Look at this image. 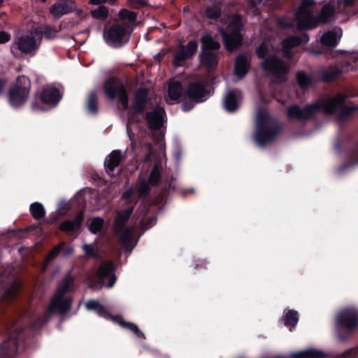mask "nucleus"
Listing matches in <instances>:
<instances>
[{
    "label": "nucleus",
    "instance_id": "cd10ccee",
    "mask_svg": "<svg viewBox=\"0 0 358 358\" xmlns=\"http://www.w3.org/2000/svg\"><path fill=\"white\" fill-rule=\"evenodd\" d=\"M335 5L333 3H328L323 6L317 17L320 23L327 24L331 21L335 14Z\"/></svg>",
    "mask_w": 358,
    "mask_h": 358
},
{
    "label": "nucleus",
    "instance_id": "4468645a",
    "mask_svg": "<svg viewBox=\"0 0 358 358\" xmlns=\"http://www.w3.org/2000/svg\"><path fill=\"white\" fill-rule=\"evenodd\" d=\"M296 19V29L300 31L315 29L320 24L317 16L313 15L308 10L298 9Z\"/></svg>",
    "mask_w": 358,
    "mask_h": 358
},
{
    "label": "nucleus",
    "instance_id": "c03bdc74",
    "mask_svg": "<svg viewBox=\"0 0 358 358\" xmlns=\"http://www.w3.org/2000/svg\"><path fill=\"white\" fill-rule=\"evenodd\" d=\"M13 349L9 346V342L3 341L0 343V358H12Z\"/></svg>",
    "mask_w": 358,
    "mask_h": 358
},
{
    "label": "nucleus",
    "instance_id": "f257e3e1",
    "mask_svg": "<svg viewBox=\"0 0 358 358\" xmlns=\"http://www.w3.org/2000/svg\"><path fill=\"white\" fill-rule=\"evenodd\" d=\"M347 99L346 94L338 93L335 96L307 104L303 108L297 104H294L287 108V115L290 120L296 119L299 121H306L310 120L320 110H322L327 115H332L340 108L338 117L343 120L358 110V106H357L345 104Z\"/></svg>",
    "mask_w": 358,
    "mask_h": 358
},
{
    "label": "nucleus",
    "instance_id": "72a5a7b5",
    "mask_svg": "<svg viewBox=\"0 0 358 358\" xmlns=\"http://www.w3.org/2000/svg\"><path fill=\"white\" fill-rule=\"evenodd\" d=\"M58 30L55 26L45 25L42 27L37 28L35 33L38 35L44 36L46 39H54L56 38Z\"/></svg>",
    "mask_w": 358,
    "mask_h": 358
},
{
    "label": "nucleus",
    "instance_id": "b1692460",
    "mask_svg": "<svg viewBox=\"0 0 358 358\" xmlns=\"http://www.w3.org/2000/svg\"><path fill=\"white\" fill-rule=\"evenodd\" d=\"M250 68V62L247 56L241 54L236 57L234 62V74L240 78H244Z\"/></svg>",
    "mask_w": 358,
    "mask_h": 358
},
{
    "label": "nucleus",
    "instance_id": "79ce46f5",
    "mask_svg": "<svg viewBox=\"0 0 358 358\" xmlns=\"http://www.w3.org/2000/svg\"><path fill=\"white\" fill-rule=\"evenodd\" d=\"M108 15V9L104 6H99L96 9L91 10V15L97 20H104Z\"/></svg>",
    "mask_w": 358,
    "mask_h": 358
},
{
    "label": "nucleus",
    "instance_id": "e433bc0d",
    "mask_svg": "<svg viewBox=\"0 0 358 358\" xmlns=\"http://www.w3.org/2000/svg\"><path fill=\"white\" fill-rule=\"evenodd\" d=\"M221 7L219 5H213L206 8L203 16L209 20H217L221 17Z\"/></svg>",
    "mask_w": 358,
    "mask_h": 358
},
{
    "label": "nucleus",
    "instance_id": "de8ad7c7",
    "mask_svg": "<svg viewBox=\"0 0 358 358\" xmlns=\"http://www.w3.org/2000/svg\"><path fill=\"white\" fill-rule=\"evenodd\" d=\"M117 99L121 104L122 110L124 111L131 109V106H129V95L127 90L124 91L122 93H121V94H120L118 97H117Z\"/></svg>",
    "mask_w": 358,
    "mask_h": 358
},
{
    "label": "nucleus",
    "instance_id": "7c9ffc66",
    "mask_svg": "<svg viewBox=\"0 0 358 358\" xmlns=\"http://www.w3.org/2000/svg\"><path fill=\"white\" fill-rule=\"evenodd\" d=\"M320 41L323 45L334 48L338 43V36L335 31H328L322 35Z\"/></svg>",
    "mask_w": 358,
    "mask_h": 358
},
{
    "label": "nucleus",
    "instance_id": "09e8293b",
    "mask_svg": "<svg viewBox=\"0 0 358 358\" xmlns=\"http://www.w3.org/2000/svg\"><path fill=\"white\" fill-rule=\"evenodd\" d=\"M342 358H358V345L347 350L341 354Z\"/></svg>",
    "mask_w": 358,
    "mask_h": 358
},
{
    "label": "nucleus",
    "instance_id": "a18cd8bd",
    "mask_svg": "<svg viewBox=\"0 0 358 358\" xmlns=\"http://www.w3.org/2000/svg\"><path fill=\"white\" fill-rule=\"evenodd\" d=\"M118 16L120 20H127L129 22H134L136 20V13L134 11H130L127 9H121L119 11Z\"/></svg>",
    "mask_w": 358,
    "mask_h": 358
},
{
    "label": "nucleus",
    "instance_id": "f704fd0d",
    "mask_svg": "<svg viewBox=\"0 0 358 358\" xmlns=\"http://www.w3.org/2000/svg\"><path fill=\"white\" fill-rule=\"evenodd\" d=\"M87 111L91 114H96L98 112V97L95 91H92L88 94L87 104Z\"/></svg>",
    "mask_w": 358,
    "mask_h": 358
},
{
    "label": "nucleus",
    "instance_id": "c85d7f7f",
    "mask_svg": "<svg viewBox=\"0 0 358 358\" xmlns=\"http://www.w3.org/2000/svg\"><path fill=\"white\" fill-rule=\"evenodd\" d=\"M327 354L317 349H307L292 355V358H327Z\"/></svg>",
    "mask_w": 358,
    "mask_h": 358
},
{
    "label": "nucleus",
    "instance_id": "f8f14e48",
    "mask_svg": "<svg viewBox=\"0 0 358 358\" xmlns=\"http://www.w3.org/2000/svg\"><path fill=\"white\" fill-rule=\"evenodd\" d=\"M280 131L278 122H272L271 125L260 126L256 128L255 139L258 145L265 146L273 141Z\"/></svg>",
    "mask_w": 358,
    "mask_h": 358
},
{
    "label": "nucleus",
    "instance_id": "69168bd1",
    "mask_svg": "<svg viewBox=\"0 0 358 358\" xmlns=\"http://www.w3.org/2000/svg\"><path fill=\"white\" fill-rule=\"evenodd\" d=\"M299 38H301L302 43H308L310 39L308 34L306 33L302 34L301 36H299Z\"/></svg>",
    "mask_w": 358,
    "mask_h": 358
},
{
    "label": "nucleus",
    "instance_id": "a878e982",
    "mask_svg": "<svg viewBox=\"0 0 358 358\" xmlns=\"http://www.w3.org/2000/svg\"><path fill=\"white\" fill-rule=\"evenodd\" d=\"M201 52H210L218 50L221 45L220 43L209 34L203 35L200 38Z\"/></svg>",
    "mask_w": 358,
    "mask_h": 358
},
{
    "label": "nucleus",
    "instance_id": "ea45409f",
    "mask_svg": "<svg viewBox=\"0 0 358 358\" xmlns=\"http://www.w3.org/2000/svg\"><path fill=\"white\" fill-rule=\"evenodd\" d=\"M301 44H302V40L299 36H290L282 41V47L285 51L291 50Z\"/></svg>",
    "mask_w": 358,
    "mask_h": 358
},
{
    "label": "nucleus",
    "instance_id": "7ed1b4c3",
    "mask_svg": "<svg viewBox=\"0 0 358 358\" xmlns=\"http://www.w3.org/2000/svg\"><path fill=\"white\" fill-rule=\"evenodd\" d=\"M31 90L30 79L24 75L18 76L8 90V103L14 108H20L27 101Z\"/></svg>",
    "mask_w": 358,
    "mask_h": 358
},
{
    "label": "nucleus",
    "instance_id": "2eb2a0df",
    "mask_svg": "<svg viewBox=\"0 0 358 358\" xmlns=\"http://www.w3.org/2000/svg\"><path fill=\"white\" fill-rule=\"evenodd\" d=\"M126 33L127 30L124 26L115 24L110 27L107 31H104L103 37L108 43L122 46Z\"/></svg>",
    "mask_w": 358,
    "mask_h": 358
},
{
    "label": "nucleus",
    "instance_id": "ddd939ff",
    "mask_svg": "<svg viewBox=\"0 0 358 358\" xmlns=\"http://www.w3.org/2000/svg\"><path fill=\"white\" fill-rule=\"evenodd\" d=\"M102 90L105 96L109 100L113 101L117 99V97L127 88L120 78L117 76H110L104 80Z\"/></svg>",
    "mask_w": 358,
    "mask_h": 358
},
{
    "label": "nucleus",
    "instance_id": "9d476101",
    "mask_svg": "<svg viewBox=\"0 0 358 358\" xmlns=\"http://www.w3.org/2000/svg\"><path fill=\"white\" fill-rule=\"evenodd\" d=\"M96 313L98 315L117 324L122 329L132 331L138 338H145L144 334L139 329L136 324L125 321L121 315H112L102 304L100 303L99 308L96 310Z\"/></svg>",
    "mask_w": 358,
    "mask_h": 358
},
{
    "label": "nucleus",
    "instance_id": "412c9836",
    "mask_svg": "<svg viewBox=\"0 0 358 358\" xmlns=\"http://www.w3.org/2000/svg\"><path fill=\"white\" fill-rule=\"evenodd\" d=\"M84 221V211H79L73 220H66L59 224V229L66 234L78 233Z\"/></svg>",
    "mask_w": 358,
    "mask_h": 358
},
{
    "label": "nucleus",
    "instance_id": "13d9d810",
    "mask_svg": "<svg viewBox=\"0 0 358 358\" xmlns=\"http://www.w3.org/2000/svg\"><path fill=\"white\" fill-rule=\"evenodd\" d=\"M315 2L313 0H302L301 6L299 9L307 10L312 6H313Z\"/></svg>",
    "mask_w": 358,
    "mask_h": 358
},
{
    "label": "nucleus",
    "instance_id": "3c124183",
    "mask_svg": "<svg viewBox=\"0 0 358 358\" xmlns=\"http://www.w3.org/2000/svg\"><path fill=\"white\" fill-rule=\"evenodd\" d=\"M182 103L181 106V108L185 112H187V111H189L190 110H192L196 103H194V101H191L190 99H188L187 98H184L183 96L182 98Z\"/></svg>",
    "mask_w": 358,
    "mask_h": 358
},
{
    "label": "nucleus",
    "instance_id": "5701e85b",
    "mask_svg": "<svg viewBox=\"0 0 358 358\" xmlns=\"http://www.w3.org/2000/svg\"><path fill=\"white\" fill-rule=\"evenodd\" d=\"M75 10V5L71 0H61L50 6V13L56 20L59 19L63 15L71 13Z\"/></svg>",
    "mask_w": 358,
    "mask_h": 358
},
{
    "label": "nucleus",
    "instance_id": "2f4dec72",
    "mask_svg": "<svg viewBox=\"0 0 358 358\" xmlns=\"http://www.w3.org/2000/svg\"><path fill=\"white\" fill-rule=\"evenodd\" d=\"M296 78L297 84L303 90L308 89L313 84V77L304 71L297 72Z\"/></svg>",
    "mask_w": 358,
    "mask_h": 358
},
{
    "label": "nucleus",
    "instance_id": "20e7f679",
    "mask_svg": "<svg viewBox=\"0 0 358 358\" xmlns=\"http://www.w3.org/2000/svg\"><path fill=\"white\" fill-rule=\"evenodd\" d=\"M358 327V312L353 310H345L336 317V334L341 341H346Z\"/></svg>",
    "mask_w": 358,
    "mask_h": 358
},
{
    "label": "nucleus",
    "instance_id": "6e6d98bb",
    "mask_svg": "<svg viewBox=\"0 0 358 358\" xmlns=\"http://www.w3.org/2000/svg\"><path fill=\"white\" fill-rule=\"evenodd\" d=\"M11 38L10 34L5 31H0V44L8 42Z\"/></svg>",
    "mask_w": 358,
    "mask_h": 358
},
{
    "label": "nucleus",
    "instance_id": "603ef678",
    "mask_svg": "<svg viewBox=\"0 0 358 358\" xmlns=\"http://www.w3.org/2000/svg\"><path fill=\"white\" fill-rule=\"evenodd\" d=\"M83 251L87 257H96V252L94 248L90 244H84L83 246Z\"/></svg>",
    "mask_w": 358,
    "mask_h": 358
},
{
    "label": "nucleus",
    "instance_id": "8fccbe9b",
    "mask_svg": "<svg viewBox=\"0 0 358 358\" xmlns=\"http://www.w3.org/2000/svg\"><path fill=\"white\" fill-rule=\"evenodd\" d=\"M268 52V48L264 43H261L256 50L257 57L260 59H264V60L266 58V56L267 55Z\"/></svg>",
    "mask_w": 358,
    "mask_h": 358
},
{
    "label": "nucleus",
    "instance_id": "c9c22d12",
    "mask_svg": "<svg viewBox=\"0 0 358 358\" xmlns=\"http://www.w3.org/2000/svg\"><path fill=\"white\" fill-rule=\"evenodd\" d=\"M162 179V167L159 164H155L152 167L148 179L147 180L150 184L152 186H157L159 183Z\"/></svg>",
    "mask_w": 358,
    "mask_h": 358
},
{
    "label": "nucleus",
    "instance_id": "9b49d317",
    "mask_svg": "<svg viewBox=\"0 0 358 358\" xmlns=\"http://www.w3.org/2000/svg\"><path fill=\"white\" fill-rule=\"evenodd\" d=\"M62 98V94L55 87H46L36 94V100L32 102L31 108L36 110L39 108L38 101L42 103L56 106Z\"/></svg>",
    "mask_w": 358,
    "mask_h": 358
},
{
    "label": "nucleus",
    "instance_id": "0eeeda50",
    "mask_svg": "<svg viewBox=\"0 0 358 358\" xmlns=\"http://www.w3.org/2000/svg\"><path fill=\"white\" fill-rule=\"evenodd\" d=\"M134 211L133 207H129L124 210L117 212L116 217L115 219V224L117 229L121 231L120 235V241L125 248H131L132 241L133 231L130 227H126V224L129 221L131 215Z\"/></svg>",
    "mask_w": 358,
    "mask_h": 358
},
{
    "label": "nucleus",
    "instance_id": "052dcab7",
    "mask_svg": "<svg viewBox=\"0 0 358 358\" xmlns=\"http://www.w3.org/2000/svg\"><path fill=\"white\" fill-rule=\"evenodd\" d=\"M263 0H248V3L250 8H255L258 4H260Z\"/></svg>",
    "mask_w": 358,
    "mask_h": 358
},
{
    "label": "nucleus",
    "instance_id": "1a4fd4ad",
    "mask_svg": "<svg viewBox=\"0 0 358 358\" xmlns=\"http://www.w3.org/2000/svg\"><path fill=\"white\" fill-rule=\"evenodd\" d=\"M198 42L195 39L189 40L187 45L180 43L173 52L172 64L175 68L182 66L187 60L191 59L198 50Z\"/></svg>",
    "mask_w": 358,
    "mask_h": 358
},
{
    "label": "nucleus",
    "instance_id": "774afa93",
    "mask_svg": "<svg viewBox=\"0 0 358 358\" xmlns=\"http://www.w3.org/2000/svg\"><path fill=\"white\" fill-rule=\"evenodd\" d=\"M169 190H173V191L174 190V187H173V185H172V183H170V184L169 185Z\"/></svg>",
    "mask_w": 358,
    "mask_h": 358
},
{
    "label": "nucleus",
    "instance_id": "aec40b11",
    "mask_svg": "<svg viewBox=\"0 0 358 358\" xmlns=\"http://www.w3.org/2000/svg\"><path fill=\"white\" fill-rule=\"evenodd\" d=\"M125 159V155L120 150H114L108 155L104 160L106 172L112 176L115 168L118 167Z\"/></svg>",
    "mask_w": 358,
    "mask_h": 358
},
{
    "label": "nucleus",
    "instance_id": "4c0bfd02",
    "mask_svg": "<svg viewBox=\"0 0 358 358\" xmlns=\"http://www.w3.org/2000/svg\"><path fill=\"white\" fill-rule=\"evenodd\" d=\"M29 211L31 216L36 220H38L43 218L45 215V210L42 203L39 202H34L30 205Z\"/></svg>",
    "mask_w": 358,
    "mask_h": 358
},
{
    "label": "nucleus",
    "instance_id": "dca6fc26",
    "mask_svg": "<svg viewBox=\"0 0 358 358\" xmlns=\"http://www.w3.org/2000/svg\"><path fill=\"white\" fill-rule=\"evenodd\" d=\"M14 44L22 53L30 55H35L40 46L36 38L29 35L18 37Z\"/></svg>",
    "mask_w": 358,
    "mask_h": 358
},
{
    "label": "nucleus",
    "instance_id": "0e129e2a",
    "mask_svg": "<svg viewBox=\"0 0 358 358\" xmlns=\"http://www.w3.org/2000/svg\"><path fill=\"white\" fill-rule=\"evenodd\" d=\"M278 23L280 26H281L283 28H289L291 27V24L289 22H285L282 20H279L278 21Z\"/></svg>",
    "mask_w": 358,
    "mask_h": 358
},
{
    "label": "nucleus",
    "instance_id": "f3484780",
    "mask_svg": "<svg viewBox=\"0 0 358 358\" xmlns=\"http://www.w3.org/2000/svg\"><path fill=\"white\" fill-rule=\"evenodd\" d=\"M149 91L145 87L138 88L134 93L131 110L135 114H143L148 104Z\"/></svg>",
    "mask_w": 358,
    "mask_h": 358
},
{
    "label": "nucleus",
    "instance_id": "338daca9",
    "mask_svg": "<svg viewBox=\"0 0 358 358\" xmlns=\"http://www.w3.org/2000/svg\"><path fill=\"white\" fill-rule=\"evenodd\" d=\"M132 194H133V192L131 190L126 191L123 194V197L127 199H130L131 197Z\"/></svg>",
    "mask_w": 358,
    "mask_h": 358
},
{
    "label": "nucleus",
    "instance_id": "a19ab883",
    "mask_svg": "<svg viewBox=\"0 0 358 358\" xmlns=\"http://www.w3.org/2000/svg\"><path fill=\"white\" fill-rule=\"evenodd\" d=\"M151 187L152 186L150 184V182L148 180L142 179L139 182L137 189L139 198H145L150 194Z\"/></svg>",
    "mask_w": 358,
    "mask_h": 358
},
{
    "label": "nucleus",
    "instance_id": "e2e57ef3",
    "mask_svg": "<svg viewBox=\"0 0 358 358\" xmlns=\"http://www.w3.org/2000/svg\"><path fill=\"white\" fill-rule=\"evenodd\" d=\"M7 80L5 78H0V95L3 94Z\"/></svg>",
    "mask_w": 358,
    "mask_h": 358
},
{
    "label": "nucleus",
    "instance_id": "4be33fe9",
    "mask_svg": "<svg viewBox=\"0 0 358 358\" xmlns=\"http://www.w3.org/2000/svg\"><path fill=\"white\" fill-rule=\"evenodd\" d=\"M242 97L241 90L238 89L231 90L223 97V108L229 113L235 112L239 107Z\"/></svg>",
    "mask_w": 358,
    "mask_h": 358
},
{
    "label": "nucleus",
    "instance_id": "5fc2aeb1",
    "mask_svg": "<svg viewBox=\"0 0 358 358\" xmlns=\"http://www.w3.org/2000/svg\"><path fill=\"white\" fill-rule=\"evenodd\" d=\"M100 303L95 300H90L86 302L85 307L87 310H95L99 308Z\"/></svg>",
    "mask_w": 358,
    "mask_h": 358
},
{
    "label": "nucleus",
    "instance_id": "473e14b6",
    "mask_svg": "<svg viewBox=\"0 0 358 358\" xmlns=\"http://www.w3.org/2000/svg\"><path fill=\"white\" fill-rule=\"evenodd\" d=\"M182 85L180 82L176 81L169 85L168 95L172 101H178L182 98Z\"/></svg>",
    "mask_w": 358,
    "mask_h": 358
},
{
    "label": "nucleus",
    "instance_id": "4d7b16f0",
    "mask_svg": "<svg viewBox=\"0 0 358 358\" xmlns=\"http://www.w3.org/2000/svg\"><path fill=\"white\" fill-rule=\"evenodd\" d=\"M136 8H141L147 6L146 0H130Z\"/></svg>",
    "mask_w": 358,
    "mask_h": 358
},
{
    "label": "nucleus",
    "instance_id": "a211bd4d",
    "mask_svg": "<svg viewBox=\"0 0 358 358\" xmlns=\"http://www.w3.org/2000/svg\"><path fill=\"white\" fill-rule=\"evenodd\" d=\"M165 115V110L160 106H157L152 110L147 112L145 120L148 127L152 131L160 129L163 126Z\"/></svg>",
    "mask_w": 358,
    "mask_h": 358
},
{
    "label": "nucleus",
    "instance_id": "39448f33",
    "mask_svg": "<svg viewBox=\"0 0 358 358\" xmlns=\"http://www.w3.org/2000/svg\"><path fill=\"white\" fill-rule=\"evenodd\" d=\"M214 78H206L190 83L183 93L184 98H187L194 103L203 102L210 92L208 90L213 83Z\"/></svg>",
    "mask_w": 358,
    "mask_h": 358
},
{
    "label": "nucleus",
    "instance_id": "49530a36",
    "mask_svg": "<svg viewBox=\"0 0 358 358\" xmlns=\"http://www.w3.org/2000/svg\"><path fill=\"white\" fill-rule=\"evenodd\" d=\"M64 243L55 246L45 257V261L47 264L54 260L61 252Z\"/></svg>",
    "mask_w": 358,
    "mask_h": 358
},
{
    "label": "nucleus",
    "instance_id": "bb28decb",
    "mask_svg": "<svg viewBox=\"0 0 358 358\" xmlns=\"http://www.w3.org/2000/svg\"><path fill=\"white\" fill-rule=\"evenodd\" d=\"M282 320L285 326L292 331L295 329L299 322V313L295 310L285 309Z\"/></svg>",
    "mask_w": 358,
    "mask_h": 358
},
{
    "label": "nucleus",
    "instance_id": "423d86ee",
    "mask_svg": "<svg viewBox=\"0 0 358 358\" xmlns=\"http://www.w3.org/2000/svg\"><path fill=\"white\" fill-rule=\"evenodd\" d=\"M230 32L222 29L220 33L222 37L225 48L229 52H233L235 49L241 45L243 36L241 33L242 30V22L240 16L237 15L232 22L229 25Z\"/></svg>",
    "mask_w": 358,
    "mask_h": 358
},
{
    "label": "nucleus",
    "instance_id": "bf43d9fd",
    "mask_svg": "<svg viewBox=\"0 0 358 358\" xmlns=\"http://www.w3.org/2000/svg\"><path fill=\"white\" fill-rule=\"evenodd\" d=\"M349 157L352 160L355 161L353 164L358 163V145L350 151Z\"/></svg>",
    "mask_w": 358,
    "mask_h": 358
},
{
    "label": "nucleus",
    "instance_id": "58836bf2",
    "mask_svg": "<svg viewBox=\"0 0 358 358\" xmlns=\"http://www.w3.org/2000/svg\"><path fill=\"white\" fill-rule=\"evenodd\" d=\"M272 122L277 121L266 113L263 110L259 109L258 110L256 118V128L260 126L271 125Z\"/></svg>",
    "mask_w": 358,
    "mask_h": 358
},
{
    "label": "nucleus",
    "instance_id": "864d4df0",
    "mask_svg": "<svg viewBox=\"0 0 358 358\" xmlns=\"http://www.w3.org/2000/svg\"><path fill=\"white\" fill-rule=\"evenodd\" d=\"M356 0H343L338 2V9L342 10L355 5Z\"/></svg>",
    "mask_w": 358,
    "mask_h": 358
},
{
    "label": "nucleus",
    "instance_id": "f03ea898",
    "mask_svg": "<svg viewBox=\"0 0 358 358\" xmlns=\"http://www.w3.org/2000/svg\"><path fill=\"white\" fill-rule=\"evenodd\" d=\"M73 282L74 278L69 272L57 286L56 290L48 306L47 309L49 313H57L60 315H64L71 310L73 299L71 296L64 297V295L69 292Z\"/></svg>",
    "mask_w": 358,
    "mask_h": 358
},
{
    "label": "nucleus",
    "instance_id": "c756f323",
    "mask_svg": "<svg viewBox=\"0 0 358 358\" xmlns=\"http://www.w3.org/2000/svg\"><path fill=\"white\" fill-rule=\"evenodd\" d=\"M342 72V70L337 66H330L328 69L321 71L320 80L324 83H331L338 78Z\"/></svg>",
    "mask_w": 358,
    "mask_h": 358
},
{
    "label": "nucleus",
    "instance_id": "393cba45",
    "mask_svg": "<svg viewBox=\"0 0 358 358\" xmlns=\"http://www.w3.org/2000/svg\"><path fill=\"white\" fill-rule=\"evenodd\" d=\"M199 59L201 65L208 69L209 71H213L217 66L218 55L213 51L200 52Z\"/></svg>",
    "mask_w": 358,
    "mask_h": 358
},
{
    "label": "nucleus",
    "instance_id": "6ab92c4d",
    "mask_svg": "<svg viewBox=\"0 0 358 358\" xmlns=\"http://www.w3.org/2000/svg\"><path fill=\"white\" fill-rule=\"evenodd\" d=\"M115 266L111 261L103 262L96 271V275L99 280H103L108 278L107 287L110 288L115 285L117 278L115 274Z\"/></svg>",
    "mask_w": 358,
    "mask_h": 358
},
{
    "label": "nucleus",
    "instance_id": "37998d69",
    "mask_svg": "<svg viewBox=\"0 0 358 358\" xmlns=\"http://www.w3.org/2000/svg\"><path fill=\"white\" fill-rule=\"evenodd\" d=\"M104 224V220L102 217H94L89 225V230L94 234L99 233Z\"/></svg>",
    "mask_w": 358,
    "mask_h": 358
},
{
    "label": "nucleus",
    "instance_id": "680f3d73",
    "mask_svg": "<svg viewBox=\"0 0 358 358\" xmlns=\"http://www.w3.org/2000/svg\"><path fill=\"white\" fill-rule=\"evenodd\" d=\"M108 1V0H89L90 3L92 5H99L103 6V3H106Z\"/></svg>",
    "mask_w": 358,
    "mask_h": 358
},
{
    "label": "nucleus",
    "instance_id": "6e6552de",
    "mask_svg": "<svg viewBox=\"0 0 358 358\" xmlns=\"http://www.w3.org/2000/svg\"><path fill=\"white\" fill-rule=\"evenodd\" d=\"M262 68L281 82L286 80L289 71V66L276 55L267 57L263 60Z\"/></svg>",
    "mask_w": 358,
    "mask_h": 358
}]
</instances>
